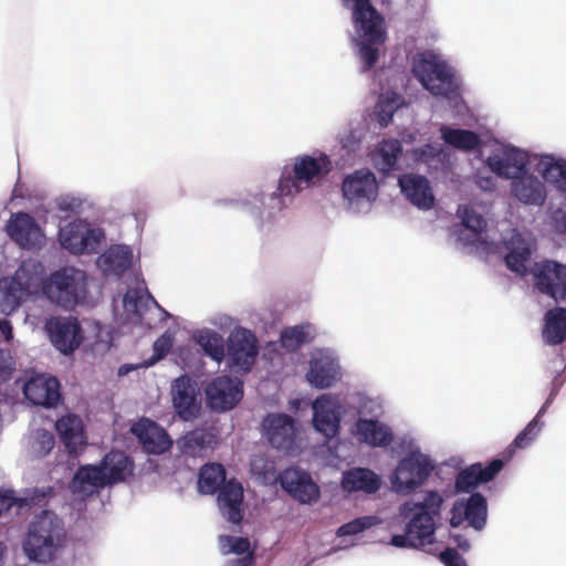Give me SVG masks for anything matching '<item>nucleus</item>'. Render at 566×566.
Here are the masks:
<instances>
[{"label":"nucleus","instance_id":"f257e3e1","mask_svg":"<svg viewBox=\"0 0 566 566\" xmlns=\"http://www.w3.org/2000/svg\"><path fill=\"white\" fill-rule=\"evenodd\" d=\"M443 497L437 491H427L422 501H407L400 515L408 518L403 534L394 535L390 544L401 548L420 549L436 541V518L440 517Z\"/></svg>","mask_w":566,"mask_h":566},{"label":"nucleus","instance_id":"f03ea898","mask_svg":"<svg viewBox=\"0 0 566 566\" xmlns=\"http://www.w3.org/2000/svg\"><path fill=\"white\" fill-rule=\"evenodd\" d=\"M344 8H352L353 22L361 34L359 56L363 72L371 70L379 59L378 48L385 42L382 29L384 18L371 4L370 0H340Z\"/></svg>","mask_w":566,"mask_h":566},{"label":"nucleus","instance_id":"7ed1b4c3","mask_svg":"<svg viewBox=\"0 0 566 566\" xmlns=\"http://www.w3.org/2000/svg\"><path fill=\"white\" fill-rule=\"evenodd\" d=\"M66 532L61 520L44 511L30 524L23 551L30 560L48 563L63 547Z\"/></svg>","mask_w":566,"mask_h":566},{"label":"nucleus","instance_id":"20e7f679","mask_svg":"<svg viewBox=\"0 0 566 566\" xmlns=\"http://www.w3.org/2000/svg\"><path fill=\"white\" fill-rule=\"evenodd\" d=\"M332 170V161L326 154L318 157L302 155L294 158L292 170L285 168L280 177V196H294L314 186Z\"/></svg>","mask_w":566,"mask_h":566},{"label":"nucleus","instance_id":"39448f33","mask_svg":"<svg viewBox=\"0 0 566 566\" xmlns=\"http://www.w3.org/2000/svg\"><path fill=\"white\" fill-rule=\"evenodd\" d=\"M412 72L432 95L448 99L459 95V84L452 69L436 54L426 52L415 57Z\"/></svg>","mask_w":566,"mask_h":566},{"label":"nucleus","instance_id":"423d86ee","mask_svg":"<svg viewBox=\"0 0 566 566\" xmlns=\"http://www.w3.org/2000/svg\"><path fill=\"white\" fill-rule=\"evenodd\" d=\"M85 289V273L74 268L54 271L43 284L44 295L65 310H71L78 303Z\"/></svg>","mask_w":566,"mask_h":566},{"label":"nucleus","instance_id":"0eeeda50","mask_svg":"<svg viewBox=\"0 0 566 566\" xmlns=\"http://www.w3.org/2000/svg\"><path fill=\"white\" fill-rule=\"evenodd\" d=\"M528 273L533 275L534 287L555 301L566 298V265L552 260L535 262Z\"/></svg>","mask_w":566,"mask_h":566},{"label":"nucleus","instance_id":"6e6552de","mask_svg":"<svg viewBox=\"0 0 566 566\" xmlns=\"http://www.w3.org/2000/svg\"><path fill=\"white\" fill-rule=\"evenodd\" d=\"M262 433L270 446L289 453L296 447L297 427L294 418L286 413H269L261 422Z\"/></svg>","mask_w":566,"mask_h":566},{"label":"nucleus","instance_id":"1a4fd4ad","mask_svg":"<svg viewBox=\"0 0 566 566\" xmlns=\"http://www.w3.org/2000/svg\"><path fill=\"white\" fill-rule=\"evenodd\" d=\"M432 470L433 464L427 455L411 452L399 461L394 484L400 492H411L426 482Z\"/></svg>","mask_w":566,"mask_h":566},{"label":"nucleus","instance_id":"9d476101","mask_svg":"<svg viewBox=\"0 0 566 566\" xmlns=\"http://www.w3.org/2000/svg\"><path fill=\"white\" fill-rule=\"evenodd\" d=\"M171 401L177 416L184 421L199 417L201 411V392L197 382L188 375H182L171 385Z\"/></svg>","mask_w":566,"mask_h":566},{"label":"nucleus","instance_id":"9b49d317","mask_svg":"<svg viewBox=\"0 0 566 566\" xmlns=\"http://www.w3.org/2000/svg\"><path fill=\"white\" fill-rule=\"evenodd\" d=\"M44 328L53 346L65 355L72 354L82 343V327L75 317H51Z\"/></svg>","mask_w":566,"mask_h":566},{"label":"nucleus","instance_id":"f8f14e48","mask_svg":"<svg viewBox=\"0 0 566 566\" xmlns=\"http://www.w3.org/2000/svg\"><path fill=\"white\" fill-rule=\"evenodd\" d=\"M343 197L349 205L370 203L378 197V182L368 168H360L347 175L342 182Z\"/></svg>","mask_w":566,"mask_h":566},{"label":"nucleus","instance_id":"ddd939ff","mask_svg":"<svg viewBox=\"0 0 566 566\" xmlns=\"http://www.w3.org/2000/svg\"><path fill=\"white\" fill-rule=\"evenodd\" d=\"M227 355L231 366L249 371L258 355L254 334L247 328L233 331L227 340Z\"/></svg>","mask_w":566,"mask_h":566},{"label":"nucleus","instance_id":"4468645a","mask_svg":"<svg viewBox=\"0 0 566 566\" xmlns=\"http://www.w3.org/2000/svg\"><path fill=\"white\" fill-rule=\"evenodd\" d=\"M130 432L137 438L143 450L148 454L161 455L174 446V440L168 432L148 418H142L134 423Z\"/></svg>","mask_w":566,"mask_h":566},{"label":"nucleus","instance_id":"2eb2a0df","mask_svg":"<svg viewBox=\"0 0 566 566\" xmlns=\"http://www.w3.org/2000/svg\"><path fill=\"white\" fill-rule=\"evenodd\" d=\"M206 395L211 409L227 411L242 399V382L230 376H219L207 386Z\"/></svg>","mask_w":566,"mask_h":566},{"label":"nucleus","instance_id":"dca6fc26","mask_svg":"<svg viewBox=\"0 0 566 566\" xmlns=\"http://www.w3.org/2000/svg\"><path fill=\"white\" fill-rule=\"evenodd\" d=\"M488 503L479 492L472 493L467 501H455L451 509L450 524L460 526L464 521L476 531H482L486 524Z\"/></svg>","mask_w":566,"mask_h":566},{"label":"nucleus","instance_id":"f3484780","mask_svg":"<svg viewBox=\"0 0 566 566\" xmlns=\"http://www.w3.org/2000/svg\"><path fill=\"white\" fill-rule=\"evenodd\" d=\"M6 231L20 248L32 250L41 247L43 234L34 218L27 212L12 213Z\"/></svg>","mask_w":566,"mask_h":566},{"label":"nucleus","instance_id":"a211bd4d","mask_svg":"<svg viewBox=\"0 0 566 566\" xmlns=\"http://www.w3.org/2000/svg\"><path fill=\"white\" fill-rule=\"evenodd\" d=\"M279 480L281 486L300 503L310 504L319 497V488L306 472L290 468L280 474Z\"/></svg>","mask_w":566,"mask_h":566},{"label":"nucleus","instance_id":"6ab92c4d","mask_svg":"<svg viewBox=\"0 0 566 566\" xmlns=\"http://www.w3.org/2000/svg\"><path fill=\"white\" fill-rule=\"evenodd\" d=\"M526 154L515 147H505L486 159L488 167L499 177L516 179L526 171Z\"/></svg>","mask_w":566,"mask_h":566},{"label":"nucleus","instance_id":"aec40b11","mask_svg":"<svg viewBox=\"0 0 566 566\" xmlns=\"http://www.w3.org/2000/svg\"><path fill=\"white\" fill-rule=\"evenodd\" d=\"M23 394L35 406L54 407L61 398L60 382L52 376L35 375L24 384Z\"/></svg>","mask_w":566,"mask_h":566},{"label":"nucleus","instance_id":"412c9836","mask_svg":"<svg viewBox=\"0 0 566 566\" xmlns=\"http://www.w3.org/2000/svg\"><path fill=\"white\" fill-rule=\"evenodd\" d=\"M313 423L317 431L327 438L338 433L340 423V405L329 395H322L313 402Z\"/></svg>","mask_w":566,"mask_h":566},{"label":"nucleus","instance_id":"4be33fe9","mask_svg":"<svg viewBox=\"0 0 566 566\" xmlns=\"http://www.w3.org/2000/svg\"><path fill=\"white\" fill-rule=\"evenodd\" d=\"M504 460L493 459L485 467L482 463H473L460 471L455 478L458 492H470L481 483L492 481L503 469Z\"/></svg>","mask_w":566,"mask_h":566},{"label":"nucleus","instance_id":"5701e85b","mask_svg":"<svg viewBox=\"0 0 566 566\" xmlns=\"http://www.w3.org/2000/svg\"><path fill=\"white\" fill-rule=\"evenodd\" d=\"M399 187L405 197L419 209H431L434 196L429 180L420 175L405 174L398 179Z\"/></svg>","mask_w":566,"mask_h":566},{"label":"nucleus","instance_id":"b1692460","mask_svg":"<svg viewBox=\"0 0 566 566\" xmlns=\"http://www.w3.org/2000/svg\"><path fill=\"white\" fill-rule=\"evenodd\" d=\"M222 516L232 524H240L243 520V488L234 479L229 480L220 489L217 497Z\"/></svg>","mask_w":566,"mask_h":566},{"label":"nucleus","instance_id":"393cba45","mask_svg":"<svg viewBox=\"0 0 566 566\" xmlns=\"http://www.w3.org/2000/svg\"><path fill=\"white\" fill-rule=\"evenodd\" d=\"M217 443L216 434L206 428L187 431L176 441L177 449L186 457L203 458Z\"/></svg>","mask_w":566,"mask_h":566},{"label":"nucleus","instance_id":"a878e982","mask_svg":"<svg viewBox=\"0 0 566 566\" xmlns=\"http://www.w3.org/2000/svg\"><path fill=\"white\" fill-rule=\"evenodd\" d=\"M109 485L101 462L80 465L72 479V490L76 494L90 496Z\"/></svg>","mask_w":566,"mask_h":566},{"label":"nucleus","instance_id":"bb28decb","mask_svg":"<svg viewBox=\"0 0 566 566\" xmlns=\"http://www.w3.org/2000/svg\"><path fill=\"white\" fill-rule=\"evenodd\" d=\"M56 431L70 454H76L86 446L82 419L76 415H66L55 423Z\"/></svg>","mask_w":566,"mask_h":566},{"label":"nucleus","instance_id":"cd10ccee","mask_svg":"<svg viewBox=\"0 0 566 566\" xmlns=\"http://www.w3.org/2000/svg\"><path fill=\"white\" fill-rule=\"evenodd\" d=\"M339 375V365L334 358L327 355H318L310 361L306 378L315 388L324 389L333 386Z\"/></svg>","mask_w":566,"mask_h":566},{"label":"nucleus","instance_id":"c85d7f7f","mask_svg":"<svg viewBox=\"0 0 566 566\" xmlns=\"http://www.w3.org/2000/svg\"><path fill=\"white\" fill-rule=\"evenodd\" d=\"M355 434L371 447H388L394 441L390 427L375 419L359 418L355 423Z\"/></svg>","mask_w":566,"mask_h":566},{"label":"nucleus","instance_id":"c756f323","mask_svg":"<svg viewBox=\"0 0 566 566\" xmlns=\"http://www.w3.org/2000/svg\"><path fill=\"white\" fill-rule=\"evenodd\" d=\"M109 485L126 481L134 475V461L123 451L112 450L101 460Z\"/></svg>","mask_w":566,"mask_h":566},{"label":"nucleus","instance_id":"7c9ffc66","mask_svg":"<svg viewBox=\"0 0 566 566\" xmlns=\"http://www.w3.org/2000/svg\"><path fill=\"white\" fill-rule=\"evenodd\" d=\"M133 253L126 245H112L97 260L105 275H123L132 265Z\"/></svg>","mask_w":566,"mask_h":566},{"label":"nucleus","instance_id":"2f4dec72","mask_svg":"<svg viewBox=\"0 0 566 566\" xmlns=\"http://www.w3.org/2000/svg\"><path fill=\"white\" fill-rule=\"evenodd\" d=\"M380 478L366 468H354L343 474L342 488L347 492L376 493L380 488Z\"/></svg>","mask_w":566,"mask_h":566},{"label":"nucleus","instance_id":"473e14b6","mask_svg":"<svg viewBox=\"0 0 566 566\" xmlns=\"http://www.w3.org/2000/svg\"><path fill=\"white\" fill-rule=\"evenodd\" d=\"M78 230V224L71 223L62 234V244L72 253L82 254L84 252L95 253L104 239V233L99 229H87L80 240L73 241V233Z\"/></svg>","mask_w":566,"mask_h":566},{"label":"nucleus","instance_id":"72a5a7b5","mask_svg":"<svg viewBox=\"0 0 566 566\" xmlns=\"http://www.w3.org/2000/svg\"><path fill=\"white\" fill-rule=\"evenodd\" d=\"M512 193L525 205H543L546 198L545 187L535 176H520L514 179Z\"/></svg>","mask_w":566,"mask_h":566},{"label":"nucleus","instance_id":"f704fd0d","mask_svg":"<svg viewBox=\"0 0 566 566\" xmlns=\"http://www.w3.org/2000/svg\"><path fill=\"white\" fill-rule=\"evenodd\" d=\"M43 266L36 262H22L17 269L11 280H14L24 296L36 293L40 289L43 290L45 280L42 276Z\"/></svg>","mask_w":566,"mask_h":566},{"label":"nucleus","instance_id":"c9c22d12","mask_svg":"<svg viewBox=\"0 0 566 566\" xmlns=\"http://www.w3.org/2000/svg\"><path fill=\"white\" fill-rule=\"evenodd\" d=\"M510 251L505 255L506 266L521 276L528 273L526 263L532 256V250L528 242L520 234L515 233L510 240Z\"/></svg>","mask_w":566,"mask_h":566},{"label":"nucleus","instance_id":"e433bc0d","mask_svg":"<svg viewBox=\"0 0 566 566\" xmlns=\"http://www.w3.org/2000/svg\"><path fill=\"white\" fill-rule=\"evenodd\" d=\"M542 335L548 345H558L566 339V307L558 306L546 312Z\"/></svg>","mask_w":566,"mask_h":566},{"label":"nucleus","instance_id":"4c0bfd02","mask_svg":"<svg viewBox=\"0 0 566 566\" xmlns=\"http://www.w3.org/2000/svg\"><path fill=\"white\" fill-rule=\"evenodd\" d=\"M402 153L401 143L398 139L382 140L373 154L375 168L388 174L396 168L397 160Z\"/></svg>","mask_w":566,"mask_h":566},{"label":"nucleus","instance_id":"58836bf2","mask_svg":"<svg viewBox=\"0 0 566 566\" xmlns=\"http://www.w3.org/2000/svg\"><path fill=\"white\" fill-rule=\"evenodd\" d=\"M226 469L220 463H207L199 472L198 489L203 494H214L227 483Z\"/></svg>","mask_w":566,"mask_h":566},{"label":"nucleus","instance_id":"ea45409f","mask_svg":"<svg viewBox=\"0 0 566 566\" xmlns=\"http://www.w3.org/2000/svg\"><path fill=\"white\" fill-rule=\"evenodd\" d=\"M440 132L446 144L460 150L471 151L481 143L480 136L472 130L442 126Z\"/></svg>","mask_w":566,"mask_h":566},{"label":"nucleus","instance_id":"a19ab883","mask_svg":"<svg viewBox=\"0 0 566 566\" xmlns=\"http://www.w3.org/2000/svg\"><path fill=\"white\" fill-rule=\"evenodd\" d=\"M536 171L545 181L557 184L558 189L565 190L566 161H556L552 156H543L536 165Z\"/></svg>","mask_w":566,"mask_h":566},{"label":"nucleus","instance_id":"79ce46f5","mask_svg":"<svg viewBox=\"0 0 566 566\" xmlns=\"http://www.w3.org/2000/svg\"><path fill=\"white\" fill-rule=\"evenodd\" d=\"M24 297L14 280L0 279V313L10 315L20 306Z\"/></svg>","mask_w":566,"mask_h":566},{"label":"nucleus","instance_id":"37998d69","mask_svg":"<svg viewBox=\"0 0 566 566\" xmlns=\"http://www.w3.org/2000/svg\"><path fill=\"white\" fill-rule=\"evenodd\" d=\"M196 342L206 355L211 357L214 361L221 363L226 356V345L223 337L210 329L202 331L196 337Z\"/></svg>","mask_w":566,"mask_h":566},{"label":"nucleus","instance_id":"c03bdc74","mask_svg":"<svg viewBox=\"0 0 566 566\" xmlns=\"http://www.w3.org/2000/svg\"><path fill=\"white\" fill-rule=\"evenodd\" d=\"M538 432L537 419L534 418L527 426L516 436L513 442L503 451V460L509 461L513 458L516 449H524L528 447L535 439Z\"/></svg>","mask_w":566,"mask_h":566},{"label":"nucleus","instance_id":"a18cd8bd","mask_svg":"<svg viewBox=\"0 0 566 566\" xmlns=\"http://www.w3.org/2000/svg\"><path fill=\"white\" fill-rule=\"evenodd\" d=\"M458 213L461 217L462 224L474 234H480L485 230V219L473 207L469 205L459 206Z\"/></svg>","mask_w":566,"mask_h":566},{"label":"nucleus","instance_id":"49530a36","mask_svg":"<svg viewBox=\"0 0 566 566\" xmlns=\"http://www.w3.org/2000/svg\"><path fill=\"white\" fill-rule=\"evenodd\" d=\"M250 546V541L247 537H235L231 535H221L219 537V547L222 555H247L252 553Z\"/></svg>","mask_w":566,"mask_h":566},{"label":"nucleus","instance_id":"de8ad7c7","mask_svg":"<svg viewBox=\"0 0 566 566\" xmlns=\"http://www.w3.org/2000/svg\"><path fill=\"white\" fill-rule=\"evenodd\" d=\"M307 342V332L303 326L287 327L281 333V344L286 349H296Z\"/></svg>","mask_w":566,"mask_h":566},{"label":"nucleus","instance_id":"09e8293b","mask_svg":"<svg viewBox=\"0 0 566 566\" xmlns=\"http://www.w3.org/2000/svg\"><path fill=\"white\" fill-rule=\"evenodd\" d=\"M174 345V336L165 332L160 335L153 345V355L146 363V366H151L163 359L171 349Z\"/></svg>","mask_w":566,"mask_h":566},{"label":"nucleus","instance_id":"8fccbe9b","mask_svg":"<svg viewBox=\"0 0 566 566\" xmlns=\"http://www.w3.org/2000/svg\"><path fill=\"white\" fill-rule=\"evenodd\" d=\"M55 446V438L53 433L45 429H39L35 432V441L33 450L39 457H45L51 452Z\"/></svg>","mask_w":566,"mask_h":566},{"label":"nucleus","instance_id":"3c124183","mask_svg":"<svg viewBox=\"0 0 566 566\" xmlns=\"http://www.w3.org/2000/svg\"><path fill=\"white\" fill-rule=\"evenodd\" d=\"M375 517L364 516L355 518L348 523H345L337 530L338 536L356 535L361 533L364 530L370 527L374 524Z\"/></svg>","mask_w":566,"mask_h":566},{"label":"nucleus","instance_id":"603ef678","mask_svg":"<svg viewBox=\"0 0 566 566\" xmlns=\"http://www.w3.org/2000/svg\"><path fill=\"white\" fill-rule=\"evenodd\" d=\"M15 369V360L10 350L0 348V385L11 379Z\"/></svg>","mask_w":566,"mask_h":566},{"label":"nucleus","instance_id":"864d4df0","mask_svg":"<svg viewBox=\"0 0 566 566\" xmlns=\"http://www.w3.org/2000/svg\"><path fill=\"white\" fill-rule=\"evenodd\" d=\"M439 558L446 566H468L455 548H446L440 553Z\"/></svg>","mask_w":566,"mask_h":566},{"label":"nucleus","instance_id":"5fc2aeb1","mask_svg":"<svg viewBox=\"0 0 566 566\" xmlns=\"http://www.w3.org/2000/svg\"><path fill=\"white\" fill-rule=\"evenodd\" d=\"M229 566H254V554L249 553L242 558L230 560Z\"/></svg>","mask_w":566,"mask_h":566},{"label":"nucleus","instance_id":"6e6d98bb","mask_svg":"<svg viewBox=\"0 0 566 566\" xmlns=\"http://www.w3.org/2000/svg\"><path fill=\"white\" fill-rule=\"evenodd\" d=\"M0 333L7 340L12 339L13 337L12 325L6 318L0 319Z\"/></svg>","mask_w":566,"mask_h":566},{"label":"nucleus","instance_id":"4d7b16f0","mask_svg":"<svg viewBox=\"0 0 566 566\" xmlns=\"http://www.w3.org/2000/svg\"><path fill=\"white\" fill-rule=\"evenodd\" d=\"M14 504V499L8 494L0 493V516L2 513L9 511Z\"/></svg>","mask_w":566,"mask_h":566},{"label":"nucleus","instance_id":"13d9d810","mask_svg":"<svg viewBox=\"0 0 566 566\" xmlns=\"http://www.w3.org/2000/svg\"><path fill=\"white\" fill-rule=\"evenodd\" d=\"M379 107H380V109L378 112L379 122L382 126H387L392 118V114H394L392 109H389L388 112L385 111L382 102H380Z\"/></svg>","mask_w":566,"mask_h":566},{"label":"nucleus","instance_id":"bf43d9fd","mask_svg":"<svg viewBox=\"0 0 566 566\" xmlns=\"http://www.w3.org/2000/svg\"><path fill=\"white\" fill-rule=\"evenodd\" d=\"M478 186L483 190H494L495 182L492 177H480L476 181Z\"/></svg>","mask_w":566,"mask_h":566},{"label":"nucleus","instance_id":"052dcab7","mask_svg":"<svg viewBox=\"0 0 566 566\" xmlns=\"http://www.w3.org/2000/svg\"><path fill=\"white\" fill-rule=\"evenodd\" d=\"M452 538L457 544V547L462 552H468L470 549V542L463 535L457 534Z\"/></svg>","mask_w":566,"mask_h":566},{"label":"nucleus","instance_id":"680f3d73","mask_svg":"<svg viewBox=\"0 0 566 566\" xmlns=\"http://www.w3.org/2000/svg\"><path fill=\"white\" fill-rule=\"evenodd\" d=\"M124 302L127 306L130 304H133L135 307L137 306V298L133 300L129 293L125 295Z\"/></svg>","mask_w":566,"mask_h":566},{"label":"nucleus","instance_id":"e2e57ef3","mask_svg":"<svg viewBox=\"0 0 566 566\" xmlns=\"http://www.w3.org/2000/svg\"><path fill=\"white\" fill-rule=\"evenodd\" d=\"M83 234L84 232L81 231V226H78V230H75V232L72 234L73 241L80 240V237Z\"/></svg>","mask_w":566,"mask_h":566},{"label":"nucleus","instance_id":"0e129e2a","mask_svg":"<svg viewBox=\"0 0 566 566\" xmlns=\"http://www.w3.org/2000/svg\"><path fill=\"white\" fill-rule=\"evenodd\" d=\"M124 368H125V366L119 367V374H124V373H123V369H124Z\"/></svg>","mask_w":566,"mask_h":566}]
</instances>
